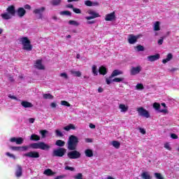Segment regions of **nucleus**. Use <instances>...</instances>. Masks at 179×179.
Instances as JSON below:
<instances>
[{"instance_id": "obj_42", "label": "nucleus", "mask_w": 179, "mask_h": 179, "mask_svg": "<svg viewBox=\"0 0 179 179\" xmlns=\"http://www.w3.org/2000/svg\"><path fill=\"white\" fill-rule=\"evenodd\" d=\"M55 134H56V136H60V137L64 136V134H62V131H61V130L59 129H56Z\"/></svg>"}, {"instance_id": "obj_15", "label": "nucleus", "mask_w": 179, "mask_h": 179, "mask_svg": "<svg viewBox=\"0 0 179 179\" xmlns=\"http://www.w3.org/2000/svg\"><path fill=\"white\" fill-rule=\"evenodd\" d=\"M44 10H45V8L41 7V8L35 9L34 10V13H35V15H39V19H41L42 13L44 12Z\"/></svg>"}, {"instance_id": "obj_17", "label": "nucleus", "mask_w": 179, "mask_h": 179, "mask_svg": "<svg viewBox=\"0 0 179 179\" xmlns=\"http://www.w3.org/2000/svg\"><path fill=\"white\" fill-rule=\"evenodd\" d=\"M128 106L124 104V103H120L119 104V110H120V113H125L127 111H128Z\"/></svg>"}, {"instance_id": "obj_59", "label": "nucleus", "mask_w": 179, "mask_h": 179, "mask_svg": "<svg viewBox=\"0 0 179 179\" xmlns=\"http://www.w3.org/2000/svg\"><path fill=\"white\" fill-rule=\"evenodd\" d=\"M139 131L141 134H143V135H145V134H146V130H145V129L139 128Z\"/></svg>"}, {"instance_id": "obj_10", "label": "nucleus", "mask_w": 179, "mask_h": 179, "mask_svg": "<svg viewBox=\"0 0 179 179\" xmlns=\"http://www.w3.org/2000/svg\"><path fill=\"white\" fill-rule=\"evenodd\" d=\"M67 156L69 159H79V157H80V152H79V151L73 150L69 152L67 154Z\"/></svg>"}, {"instance_id": "obj_45", "label": "nucleus", "mask_w": 179, "mask_h": 179, "mask_svg": "<svg viewBox=\"0 0 179 179\" xmlns=\"http://www.w3.org/2000/svg\"><path fill=\"white\" fill-rule=\"evenodd\" d=\"M155 177L157 179H164V178H163V176H162V173H155Z\"/></svg>"}, {"instance_id": "obj_36", "label": "nucleus", "mask_w": 179, "mask_h": 179, "mask_svg": "<svg viewBox=\"0 0 179 179\" xmlns=\"http://www.w3.org/2000/svg\"><path fill=\"white\" fill-rule=\"evenodd\" d=\"M59 15H61L62 16H71V12L68 11V10H64V11H61L59 13Z\"/></svg>"}, {"instance_id": "obj_27", "label": "nucleus", "mask_w": 179, "mask_h": 179, "mask_svg": "<svg viewBox=\"0 0 179 179\" xmlns=\"http://www.w3.org/2000/svg\"><path fill=\"white\" fill-rule=\"evenodd\" d=\"M99 72L101 75H106L107 73V69L104 66H101L99 69Z\"/></svg>"}, {"instance_id": "obj_23", "label": "nucleus", "mask_w": 179, "mask_h": 179, "mask_svg": "<svg viewBox=\"0 0 179 179\" xmlns=\"http://www.w3.org/2000/svg\"><path fill=\"white\" fill-rule=\"evenodd\" d=\"M154 31H159L160 30V22L157 21L153 24Z\"/></svg>"}, {"instance_id": "obj_3", "label": "nucleus", "mask_w": 179, "mask_h": 179, "mask_svg": "<svg viewBox=\"0 0 179 179\" xmlns=\"http://www.w3.org/2000/svg\"><path fill=\"white\" fill-rule=\"evenodd\" d=\"M20 41L22 44L23 50L26 51H31L33 50V46H31L28 37L20 38Z\"/></svg>"}, {"instance_id": "obj_35", "label": "nucleus", "mask_w": 179, "mask_h": 179, "mask_svg": "<svg viewBox=\"0 0 179 179\" xmlns=\"http://www.w3.org/2000/svg\"><path fill=\"white\" fill-rule=\"evenodd\" d=\"M31 141H40V136L37 134H32L30 138Z\"/></svg>"}, {"instance_id": "obj_54", "label": "nucleus", "mask_w": 179, "mask_h": 179, "mask_svg": "<svg viewBox=\"0 0 179 179\" xmlns=\"http://www.w3.org/2000/svg\"><path fill=\"white\" fill-rule=\"evenodd\" d=\"M73 10L75 13H82V11L79 8H73Z\"/></svg>"}, {"instance_id": "obj_1", "label": "nucleus", "mask_w": 179, "mask_h": 179, "mask_svg": "<svg viewBox=\"0 0 179 179\" xmlns=\"http://www.w3.org/2000/svg\"><path fill=\"white\" fill-rule=\"evenodd\" d=\"M31 149H41V150H49L51 148L48 144L44 142L33 143L29 145Z\"/></svg>"}, {"instance_id": "obj_47", "label": "nucleus", "mask_w": 179, "mask_h": 179, "mask_svg": "<svg viewBox=\"0 0 179 179\" xmlns=\"http://www.w3.org/2000/svg\"><path fill=\"white\" fill-rule=\"evenodd\" d=\"M61 104L62 106H65L66 107H71V104L66 101H62Z\"/></svg>"}, {"instance_id": "obj_28", "label": "nucleus", "mask_w": 179, "mask_h": 179, "mask_svg": "<svg viewBox=\"0 0 179 179\" xmlns=\"http://www.w3.org/2000/svg\"><path fill=\"white\" fill-rule=\"evenodd\" d=\"M71 73L74 76H77V78H80L82 76V73H80V71L71 70Z\"/></svg>"}, {"instance_id": "obj_49", "label": "nucleus", "mask_w": 179, "mask_h": 179, "mask_svg": "<svg viewBox=\"0 0 179 179\" xmlns=\"http://www.w3.org/2000/svg\"><path fill=\"white\" fill-rule=\"evenodd\" d=\"M59 76L63 78V79H68V74H66V73H62Z\"/></svg>"}, {"instance_id": "obj_40", "label": "nucleus", "mask_w": 179, "mask_h": 179, "mask_svg": "<svg viewBox=\"0 0 179 179\" xmlns=\"http://www.w3.org/2000/svg\"><path fill=\"white\" fill-rule=\"evenodd\" d=\"M69 24H70L71 26H79V22L78 21L75 20H69Z\"/></svg>"}, {"instance_id": "obj_31", "label": "nucleus", "mask_w": 179, "mask_h": 179, "mask_svg": "<svg viewBox=\"0 0 179 179\" xmlns=\"http://www.w3.org/2000/svg\"><path fill=\"white\" fill-rule=\"evenodd\" d=\"M64 131H71V129H76V127L73 124H70L68 126L64 127Z\"/></svg>"}, {"instance_id": "obj_22", "label": "nucleus", "mask_w": 179, "mask_h": 179, "mask_svg": "<svg viewBox=\"0 0 179 179\" xmlns=\"http://www.w3.org/2000/svg\"><path fill=\"white\" fill-rule=\"evenodd\" d=\"M21 105L22 106V107H24V108H31V107H33V104H31V103L26 101H23L21 103Z\"/></svg>"}, {"instance_id": "obj_56", "label": "nucleus", "mask_w": 179, "mask_h": 179, "mask_svg": "<svg viewBox=\"0 0 179 179\" xmlns=\"http://www.w3.org/2000/svg\"><path fill=\"white\" fill-rule=\"evenodd\" d=\"M164 38H163V37H161L160 38V39L158 41V44H159V45H162V44H163V41H164Z\"/></svg>"}, {"instance_id": "obj_29", "label": "nucleus", "mask_w": 179, "mask_h": 179, "mask_svg": "<svg viewBox=\"0 0 179 179\" xmlns=\"http://www.w3.org/2000/svg\"><path fill=\"white\" fill-rule=\"evenodd\" d=\"M141 178L143 179H150V174H149V172H143L141 173Z\"/></svg>"}, {"instance_id": "obj_58", "label": "nucleus", "mask_w": 179, "mask_h": 179, "mask_svg": "<svg viewBox=\"0 0 179 179\" xmlns=\"http://www.w3.org/2000/svg\"><path fill=\"white\" fill-rule=\"evenodd\" d=\"M8 97H9V99H12L13 100H17V101L18 100L17 97H16V96H15L13 95H11V94H9Z\"/></svg>"}, {"instance_id": "obj_34", "label": "nucleus", "mask_w": 179, "mask_h": 179, "mask_svg": "<svg viewBox=\"0 0 179 179\" xmlns=\"http://www.w3.org/2000/svg\"><path fill=\"white\" fill-rule=\"evenodd\" d=\"M62 2V0H52L51 3L53 5V6H58L59 3Z\"/></svg>"}, {"instance_id": "obj_7", "label": "nucleus", "mask_w": 179, "mask_h": 179, "mask_svg": "<svg viewBox=\"0 0 179 179\" xmlns=\"http://www.w3.org/2000/svg\"><path fill=\"white\" fill-rule=\"evenodd\" d=\"M124 73L120 70H114L110 76L108 78H106V83L107 85H110L111 83V78H115V76H118L120 75H122Z\"/></svg>"}, {"instance_id": "obj_43", "label": "nucleus", "mask_w": 179, "mask_h": 179, "mask_svg": "<svg viewBox=\"0 0 179 179\" xmlns=\"http://www.w3.org/2000/svg\"><path fill=\"white\" fill-rule=\"evenodd\" d=\"M6 155L8 156V157H10L11 159H13L14 160L16 159V156L15 155L11 154L10 152H6Z\"/></svg>"}, {"instance_id": "obj_13", "label": "nucleus", "mask_w": 179, "mask_h": 179, "mask_svg": "<svg viewBox=\"0 0 179 179\" xmlns=\"http://www.w3.org/2000/svg\"><path fill=\"white\" fill-rule=\"evenodd\" d=\"M22 174H23V171L22 169V166L17 165V169L15 171V177H17V178H20Z\"/></svg>"}, {"instance_id": "obj_14", "label": "nucleus", "mask_w": 179, "mask_h": 179, "mask_svg": "<svg viewBox=\"0 0 179 179\" xmlns=\"http://www.w3.org/2000/svg\"><path fill=\"white\" fill-rule=\"evenodd\" d=\"M153 108H155L159 113H164V114L167 113V108L160 109V104L157 103H154Z\"/></svg>"}, {"instance_id": "obj_64", "label": "nucleus", "mask_w": 179, "mask_h": 179, "mask_svg": "<svg viewBox=\"0 0 179 179\" xmlns=\"http://www.w3.org/2000/svg\"><path fill=\"white\" fill-rule=\"evenodd\" d=\"M85 142L87 143H92V138H85Z\"/></svg>"}, {"instance_id": "obj_51", "label": "nucleus", "mask_w": 179, "mask_h": 179, "mask_svg": "<svg viewBox=\"0 0 179 179\" xmlns=\"http://www.w3.org/2000/svg\"><path fill=\"white\" fill-rule=\"evenodd\" d=\"M10 149L16 152H20V147L12 146Z\"/></svg>"}, {"instance_id": "obj_24", "label": "nucleus", "mask_w": 179, "mask_h": 179, "mask_svg": "<svg viewBox=\"0 0 179 179\" xmlns=\"http://www.w3.org/2000/svg\"><path fill=\"white\" fill-rule=\"evenodd\" d=\"M171 59H173V55L171 53H169L166 56V58L162 60V62L164 64H167V62L171 61Z\"/></svg>"}, {"instance_id": "obj_39", "label": "nucleus", "mask_w": 179, "mask_h": 179, "mask_svg": "<svg viewBox=\"0 0 179 179\" xmlns=\"http://www.w3.org/2000/svg\"><path fill=\"white\" fill-rule=\"evenodd\" d=\"M43 99L51 100L54 99V96L51 94H43Z\"/></svg>"}, {"instance_id": "obj_53", "label": "nucleus", "mask_w": 179, "mask_h": 179, "mask_svg": "<svg viewBox=\"0 0 179 179\" xmlns=\"http://www.w3.org/2000/svg\"><path fill=\"white\" fill-rule=\"evenodd\" d=\"M136 48L138 51H143L145 50V48L141 45H138Z\"/></svg>"}, {"instance_id": "obj_57", "label": "nucleus", "mask_w": 179, "mask_h": 179, "mask_svg": "<svg viewBox=\"0 0 179 179\" xmlns=\"http://www.w3.org/2000/svg\"><path fill=\"white\" fill-rule=\"evenodd\" d=\"M64 169L65 170H70V171H73V170H75V169L71 166H66Z\"/></svg>"}, {"instance_id": "obj_37", "label": "nucleus", "mask_w": 179, "mask_h": 179, "mask_svg": "<svg viewBox=\"0 0 179 179\" xmlns=\"http://www.w3.org/2000/svg\"><path fill=\"white\" fill-rule=\"evenodd\" d=\"M143 89H145V87L142 83H138L136 85V90H143Z\"/></svg>"}, {"instance_id": "obj_60", "label": "nucleus", "mask_w": 179, "mask_h": 179, "mask_svg": "<svg viewBox=\"0 0 179 179\" xmlns=\"http://www.w3.org/2000/svg\"><path fill=\"white\" fill-rule=\"evenodd\" d=\"M24 9H28L30 10V9H31V6H30V5L29 4H26L24 6Z\"/></svg>"}, {"instance_id": "obj_62", "label": "nucleus", "mask_w": 179, "mask_h": 179, "mask_svg": "<svg viewBox=\"0 0 179 179\" xmlns=\"http://www.w3.org/2000/svg\"><path fill=\"white\" fill-rule=\"evenodd\" d=\"M50 107H52V108H55L56 107H57V103H52L51 104H50Z\"/></svg>"}, {"instance_id": "obj_50", "label": "nucleus", "mask_w": 179, "mask_h": 179, "mask_svg": "<svg viewBox=\"0 0 179 179\" xmlns=\"http://www.w3.org/2000/svg\"><path fill=\"white\" fill-rule=\"evenodd\" d=\"M85 5H86V6H93V2L91 1H85Z\"/></svg>"}, {"instance_id": "obj_33", "label": "nucleus", "mask_w": 179, "mask_h": 179, "mask_svg": "<svg viewBox=\"0 0 179 179\" xmlns=\"http://www.w3.org/2000/svg\"><path fill=\"white\" fill-rule=\"evenodd\" d=\"M112 82H115L116 83H120V82H124V78H111V83Z\"/></svg>"}, {"instance_id": "obj_63", "label": "nucleus", "mask_w": 179, "mask_h": 179, "mask_svg": "<svg viewBox=\"0 0 179 179\" xmlns=\"http://www.w3.org/2000/svg\"><path fill=\"white\" fill-rule=\"evenodd\" d=\"M90 128H91V129H94V128H96V125L91 123L90 124Z\"/></svg>"}, {"instance_id": "obj_41", "label": "nucleus", "mask_w": 179, "mask_h": 179, "mask_svg": "<svg viewBox=\"0 0 179 179\" xmlns=\"http://www.w3.org/2000/svg\"><path fill=\"white\" fill-rule=\"evenodd\" d=\"M43 174H45V176H52V171L51 169H46Z\"/></svg>"}, {"instance_id": "obj_20", "label": "nucleus", "mask_w": 179, "mask_h": 179, "mask_svg": "<svg viewBox=\"0 0 179 179\" xmlns=\"http://www.w3.org/2000/svg\"><path fill=\"white\" fill-rule=\"evenodd\" d=\"M35 66H36L38 69H44V65H43V60H41V59H38V60L36 62Z\"/></svg>"}, {"instance_id": "obj_8", "label": "nucleus", "mask_w": 179, "mask_h": 179, "mask_svg": "<svg viewBox=\"0 0 179 179\" xmlns=\"http://www.w3.org/2000/svg\"><path fill=\"white\" fill-rule=\"evenodd\" d=\"M142 71V67L141 66H133L130 70V75L135 76Z\"/></svg>"}, {"instance_id": "obj_9", "label": "nucleus", "mask_w": 179, "mask_h": 179, "mask_svg": "<svg viewBox=\"0 0 179 179\" xmlns=\"http://www.w3.org/2000/svg\"><path fill=\"white\" fill-rule=\"evenodd\" d=\"M24 156L31 159H38V157H40V154L36 151H31L24 154Z\"/></svg>"}, {"instance_id": "obj_21", "label": "nucleus", "mask_w": 179, "mask_h": 179, "mask_svg": "<svg viewBox=\"0 0 179 179\" xmlns=\"http://www.w3.org/2000/svg\"><path fill=\"white\" fill-rule=\"evenodd\" d=\"M7 12L10 15L15 16V13H16V10H15V6H10L7 8Z\"/></svg>"}, {"instance_id": "obj_19", "label": "nucleus", "mask_w": 179, "mask_h": 179, "mask_svg": "<svg viewBox=\"0 0 179 179\" xmlns=\"http://www.w3.org/2000/svg\"><path fill=\"white\" fill-rule=\"evenodd\" d=\"M138 40V36H134V35H129L128 38V41L129 44H135L136 43V41Z\"/></svg>"}, {"instance_id": "obj_16", "label": "nucleus", "mask_w": 179, "mask_h": 179, "mask_svg": "<svg viewBox=\"0 0 179 179\" xmlns=\"http://www.w3.org/2000/svg\"><path fill=\"white\" fill-rule=\"evenodd\" d=\"M17 15L19 17H23L24 15H26V10L24 8L20 7L17 10Z\"/></svg>"}, {"instance_id": "obj_61", "label": "nucleus", "mask_w": 179, "mask_h": 179, "mask_svg": "<svg viewBox=\"0 0 179 179\" xmlns=\"http://www.w3.org/2000/svg\"><path fill=\"white\" fill-rule=\"evenodd\" d=\"M94 23H96V21H94V20L87 21V24H94Z\"/></svg>"}, {"instance_id": "obj_25", "label": "nucleus", "mask_w": 179, "mask_h": 179, "mask_svg": "<svg viewBox=\"0 0 179 179\" xmlns=\"http://www.w3.org/2000/svg\"><path fill=\"white\" fill-rule=\"evenodd\" d=\"M13 15L9 14V13H4L1 14V17H3L5 20H9V19H12Z\"/></svg>"}, {"instance_id": "obj_6", "label": "nucleus", "mask_w": 179, "mask_h": 179, "mask_svg": "<svg viewBox=\"0 0 179 179\" xmlns=\"http://www.w3.org/2000/svg\"><path fill=\"white\" fill-rule=\"evenodd\" d=\"M88 15L90 16L85 17L86 20H92V19H96V17H100V14L93 10H89L87 11Z\"/></svg>"}, {"instance_id": "obj_55", "label": "nucleus", "mask_w": 179, "mask_h": 179, "mask_svg": "<svg viewBox=\"0 0 179 179\" xmlns=\"http://www.w3.org/2000/svg\"><path fill=\"white\" fill-rule=\"evenodd\" d=\"M171 138H172V139H178V136H177L176 134H171Z\"/></svg>"}, {"instance_id": "obj_2", "label": "nucleus", "mask_w": 179, "mask_h": 179, "mask_svg": "<svg viewBox=\"0 0 179 179\" xmlns=\"http://www.w3.org/2000/svg\"><path fill=\"white\" fill-rule=\"evenodd\" d=\"M79 140L76 136H71L68 141V149L69 150H75L78 146Z\"/></svg>"}, {"instance_id": "obj_18", "label": "nucleus", "mask_w": 179, "mask_h": 179, "mask_svg": "<svg viewBox=\"0 0 179 179\" xmlns=\"http://www.w3.org/2000/svg\"><path fill=\"white\" fill-rule=\"evenodd\" d=\"M159 58H160V55L159 54L148 57V59L150 61V62H155V61H157Z\"/></svg>"}, {"instance_id": "obj_30", "label": "nucleus", "mask_w": 179, "mask_h": 179, "mask_svg": "<svg viewBox=\"0 0 179 179\" xmlns=\"http://www.w3.org/2000/svg\"><path fill=\"white\" fill-rule=\"evenodd\" d=\"M55 145L57 146H60V148H62V146H65V141L62 140H57L56 141Z\"/></svg>"}, {"instance_id": "obj_38", "label": "nucleus", "mask_w": 179, "mask_h": 179, "mask_svg": "<svg viewBox=\"0 0 179 179\" xmlns=\"http://www.w3.org/2000/svg\"><path fill=\"white\" fill-rule=\"evenodd\" d=\"M112 145L116 149H119L120 146H121V144L118 141H113Z\"/></svg>"}, {"instance_id": "obj_4", "label": "nucleus", "mask_w": 179, "mask_h": 179, "mask_svg": "<svg viewBox=\"0 0 179 179\" xmlns=\"http://www.w3.org/2000/svg\"><path fill=\"white\" fill-rule=\"evenodd\" d=\"M136 111L138 112V115L140 117H144V118H150V114L149 111L145 109L143 107L137 108Z\"/></svg>"}, {"instance_id": "obj_32", "label": "nucleus", "mask_w": 179, "mask_h": 179, "mask_svg": "<svg viewBox=\"0 0 179 179\" xmlns=\"http://www.w3.org/2000/svg\"><path fill=\"white\" fill-rule=\"evenodd\" d=\"M92 73L94 76H97V75H99V71H97V66L96 65L92 66Z\"/></svg>"}, {"instance_id": "obj_26", "label": "nucleus", "mask_w": 179, "mask_h": 179, "mask_svg": "<svg viewBox=\"0 0 179 179\" xmlns=\"http://www.w3.org/2000/svg\"><path fill=\"white\" fill-rule=\"evenodd\" d=\"M85 153L87 157H93V150L91 149L85 150Z\"/></svg>"}, {"instance_id": "obj_44", "label": "nucleus", "mask_w": 179, "mask_h": 179, "mask_svg": "<svg viewBox=\"0 0 179 179\" xmlns=\"http://www.w3.org/2000/svg\"><path fill=\"white\" fill-rule=\"evenodd\" d=\"M40 134H41L42 138H45V134H48V131H47V130H41Z\"/></svg>"}, {"instance_id": "obj_11", "label": "nucleus", "mask_w": 179, "mask_h": 179, "mask_svg": "<svg viewBox=\"0 0 179 179\" xmlns=\"http://www.w3.org/2000/svg\"><path fill=\"white\" fill-rule=\"evenodd\" d=\"M9 141L10 142H11V143H16V145H22L24 140L22 137H12L9 139Z\"/></svg>"}, {"instance_id": "obj_12", "label": "nucleus", "mask_w": 179, "mask_h": 179, "mask_svg": "<svg viewBox=\"0 0 179 179\" xmlns=\"http://www.w3.org/2000/svg\"><path fill=\"white\" fill-rule=\"evenodd\" d=\"M105 20L106 22H114V20H115V12L107 14L105 16Z\"/></svg>"}, {"instance_id": "obj_52", "label": "nucleus", "mask_w": 179, "mask_h": 179, "mask_svg": "<svg viewBox=\"0 0 179 179\" xmlns=\"http://www.w3.org/2000/svg\"><path fill=\"white\" fill-rule=\"evenodd\" d=\"M165 149H167V150H171V147H170V143H166L164 144Z\"/></svg>"}, {"instance_id": "obj_48", "label": "nucleus", "mask_w": 179, "mask_h": 179, "mask_svg": "<svg viewBox=\"0 0 179 179\" xmlns=\"http://www.w3.org/2000/svg\"><path fill=\"white\" fill-rule=\"evenodd\" d=\"M76 179H83V175L82 173H78L74 176Z\"/></svg>"}, {"instance_id": "obj_46", "label": "nucleus", "mask_w": 179, "mask_h": 179, "mask_svg": "<svg viewBox=\"0 0 179 179\" xmlns=\"http://www.w3.org/2000/svg\"><path fill=\"white\" fill-rule=\"evenodd\" d=\"M29 149V146L24 145L22 147H20V152H26Z\"/></svg>"}, {"instance_id": "obj_5", "label": "nucleus", "mask_w": 179, "mask_h": 179, "mask_svg": "<svg viewBox=\"0 0 179 179\" xmlns=\"http://www.w3.org/2000/svg\"><path fill=\"white\" fill-rule=\"evenodd\" d=\"M65 153H66V150L65 148H59L53 150V156L55 157H62Z\"/></svg>"}]
</instances>
